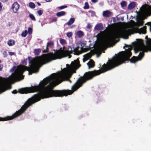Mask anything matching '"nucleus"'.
I'll return each instance as SVG.
<instances>
[{
    "mask_svg": "<svg viewBox=\"0 0 151 151\" xmlns=\"http://www.w3.org/2000/svg\"><path fill=\"white\" fill-rule=\"evenodd\" d=\"M136 40L140 45L135 47L134 48V51L136 53L139 51H142L139 53L138 56H134L130 59L129 58L132 55V49L130 48L127 49H125L123 58L119 55L113 58L112 60H109V62H107L106 64H104L102 65L101 70H94L93 71L86 72L83 76L80 77L76 83V91L81 87L87 81L92 79L94 76L114 68L124 63L125 61L129 60L131 63H134L141 60L144 55V52H147L148 50L147 47L143 45L142 40L139 39Z\"/></svg>",
    "mask_w": 151,
    "mask_h": 151,
    "instance_id": "1",
    "label": "nucleus"
},
{
    "mask_svg": "<svg viewBox=\"0 0 151 151\" xmlns=\"http://www.w3.org/2000/svg\"><path fill=\"white\" fill-rule=\"evenodd\" d=\"M46 60V58L42 56V55L41 56L36 57L30 61L31 64L29 67L25 65H22L19 69L21 74L19 72H15L11 77V79L15 81H17L23 79L24 76L22 74L26 70L29 71V75L32 74L33 73L37 72L39 70L38 67V65L47 63H45Z\"/></svg>",
    "mask_w": 151,
    "mask_h": 151,
    "instance_id": "2",
    "label": "nucleus"
},
{
    "mask_svg": "<svg viewBox=\"0 0 151 151\" xmlns=\"http://www.w3.org/2000/svg\"><path fill=\"white\" fill-rule=\"evenodd\" d=\"M65 47H63V49L60 48L59 50H55L54 53L50 52L46 54L42 55L46 59L45 63H48L50 62L57 59H60L62 58L67 57V50H65Z\"/></svg>",
    "mask_w": 151,
    "mask_h": 151,
    "instance_id": "3",
    "label": "nucleus"
},
{
    "mask_svg": "<svg viewBox=\"0 0 151 151\" xmlns=\"http://www.w3.org/2000/svg\"><path fill=\"white\" fill-rule=\"evenodd\" d=\"M125 31L116 32L112 35L110 37L106 39L102 42V45L104 46H107L110 45L113 40L119 38L125 34Z\"/></svg>",
    "mask_w": 151,
    "mask_h": 151,
    "instance_id": "4",
    "label": "nucleus"
},
{
    "mask_svg": "<svg viewBox=\"0 0 151 151\" xmlns=\"http://www.w3.org/2000/svg\"><path fill=\"white\" fill-rule=\"evenodd\" d=\"M76 45L79 48H80L82 52H86L89 49L88 47L83 48L84 47H87L86 42L85 41H81L78 42Z\"/></svg>",
    "mask_w": 151,
    "mask_h": 151,
    "instance_id": "5",
    "label": "nucleus"
},
{
    "mask_svg": "<svg viewBox=\"0 0 151 151\" xmlns=\"http://www.w3.org/2000/svg\"><path fill=\"white\" fill-rule=\"evenodd\" d=\"M4 80L5 82H2L0 83V94L8 89V88L6 86L5 84V83L6 82L7 79L4 78Z\"/></svg>",
    "mask_w": 151,
    "mask_h": 151,
    "instance_id": "6",
    "label": "nucleus"
},
{
    "mask_svg": "<svg viewBox=\"0 0 151 151\" xmlns=\"http://www.w3.org/2000/svg\"><path fill=\"white\" fill-rule=\"evenodd\" d=\"M19 8V5L17 2H14L12 5V9L14 13H16Z\"/></svg>",
    "mask_w": 151,
    "mask_h": 151,
    "instance_id": "7",
    "label": "nucleus"
},
{
    "mask_svg": "<svg viewBox=\"0 0 151 151\" xmlns=\"http://www.w3.org/2000/svg\"><path fill=\"white\" fill-rule=\"evenodd\" d=\"M73 46H69L68 47V50H67V56H68L69 58H70L71 57V55L70 54H72L73 52Z\"/></svg>",
    "mask_w": 151,
    "mask_h": 151,
    "instance_id": "8",
    "label": "nucleus"
},
{
    "mask_svg": "<svg viewBox=\"0 0 151 151\" xmlns=\"http://www.w3.org/2000/svg\"><path fill=\"white\" fill-rule=\"evenodd\" d=\"M76 48H73V52H74V54L75 55H78L81 53V50H79L80 48L78 46L76 45Z\"/></svg>",
    "mask_w": 151,
    "mask_h": 151,
    "instance_id": "9",
    "label": "nucleus"
},
{
    "mask_svg": "<svg viewBox=\"0 0 151 151\" xmlns=\"http://www.w3.org/2000/svg\"><path fill=\"white\" fill-rule=\"evenodd\" d=\"M87 65L88 66V68L89 69L91 68L94 67L95 65L94 61L92 59H91L87 63Z\"/></svg>",
    "mask_w": 151,
    "mask_h": 151,
    "instance_id": "10",
    "label": "nucleus"
},
{
    "mask_svg": "<svg viewBox=\"0 0 151 151\" xmlns=\"http://www.w3.org/2000/svg\"><path fill=\"white\" fill-rule=\"evenodd\" d=\"M111 14V12L109 11L106 10L103 12V15L104 17H109Z\"/></svg>",
    "mask_w": 151,
    "mask_h": 151,
    "instance_id": "11",
    "label": "nucleus"
},
{
    "mask_svg": "<svg viewBox=\"0 0 151 151\" xmlns=\"http://www.w3.org/2000/svg\"><path fill=\"white\" fill-rule=\"evenodd\" d=\"M78 64H79V66H81V65L79 64V61L78 59H77L76 60H75L74 62H72L71 65L73 67H76Z\"/></svg>",
    "mask_w": 151,
    "mask_h": 151,
    "instance_id": "12",
    "label": "nucleus"
},
{
    "mask_svg": "<svg viewBox=\"0 0 151 151\" xmlns=\"http://www.w3.org/2000/svg\"><path fill=\"white\" fill-rule=\"evenodd\" d=\"M136 5V3L135 2H132L129 4L128 6V9L130 10L134 8Z\"/></svg>",
    "mask_w": 151,
    "mask_h": 151,
    "instance_id": "13",
    "label": "nucleus"
},
{
    "mask_svg": "<svg viewBox=\"0 0 151 151\" xmlns=\"http://www.w3.org/2000/svg\"><path fill=\"white\" fill-rule=\"evenodd\" d=\"M76 35L78 38H81L84 35V34L82 31H78L76 32Z\"/></svg>",
    "mask_w": 151,
    "mask_h": 151,
    "instance_id": "14",
    "label": "nucleus"
},
{
    "mask_svg": "<svg viewBox=\"0 0 151 151\" xmlns=\"http://www.w3.org/2000/svg\"><path fill=\"white\" fill-rule=\"evenodd\" d=\"M75 21V19L74 18H71L68 22L65 23V24L68 25V26H70L73 23H74Z\"/></svg>",
    "mask_w": 151,
    "mask_h": 151,
    "instance_id": "15",
    "label": "nucleus"
},
{
    "mask_svg": "<svg viewBox=\"0 0 151 151\" xmlns=\"http://www.w3.org/2000/svg\"><path fill=\"white\" fill-rule=\"evenodd\" d=\"M103 27L102 24H97L95 27V29L97 30H99L102 29Z\"/></svg>",
    "mask_w": 151,
    "mask_h": 151,
    "instance_id": "16",
    "label": "nucleus"
},
{
    "mask_svg": "<svg viewBox=\"0 0 151 151\" xmlns=\"http://www.w3.org/2000/svg\"><path fill=\"white\" fill-rule=\"evenodd\" d=\"M66 12L64 11H61L57 13L56 14V16L58 17H60L62 16L65 15Z\"/></svg>",
    "mask_w": 151,
    "mask_h": 151,
    "instance_id": "17",
    "label": "nucleus"
},
{
    "mask_svg": "<svg viewBox=\"0 0 151 151\" xmlns=\"http://www.w3.org/2000/svg\"><path fill=\"white\" fill-rule=\"evenodd\" d=\"M147 27L146 26H144L139 29L140 32L142 34H145L146 33Z\"/></svg>",
    "mask_w": 151,
    "mask_h": 151,
    "instance_id": "18",
    "label": "nucleus"
},
{
    "mask_svg": "<svg viewBox=\"0 0 151 151\" xmlns=\"http://www.w3.org/2000/svg\"><path fill=\"white\" fill-rule=\"evenodd\" d=\"M41 52V50L40 48L35 49L34 50V53L35 55H38Z\"/></svg>",
    "mask_w": 151,
    "mask_h": 151,
    "instance_id": "19",
    "label": "nucleus"
},
{
    "mask_svg": "<svg viewBox=\"0 0 151 151\" xmlns=\"http://www.w3.org/2000/svg\"><path fill=\"white\" fill-rule=\"evenodd\" d=\"M15 43V41L12 40H9L7 42V44L9 46H12L14 45Z\"/></svg>",
    "mask_w": 151,
    "mask_h": 151,
    "instance_id": "20",
    "label": "nucleus"
},
{
    "mask_svg": "<svg viewBox=\"0 0 151 151\" xmlns=\"http://www.w3.org/2000/svg\"><path fill=\"white\" fill-rule=\"evenodd\" d=\"M47 45L49 47L52 48L54 45V43L53 41H50L47 42Z\"/></svg>",
    "mask_w": 151,
    "mask_h": 151,
    "instance_id": "21",
    "label": "nucleus"
},
{
    "mask_svg": "<svg viewBox=\"0 0 151 151\" xmlns=\"http://www.w3.org/2000/svg\"><path fill=\"white\" fill-rule=\"evenodd\" d=\"M60 41L61 44L63 45H64L66 43V40L63 39H60Z\"/></svg>",
    "mask_w": 151,
    "mask_h": 151,
    "instance_id": "22",
    "label": "nucleus"
},
{
    "mask_svg": "<svg viewBox=\"0 0 151 151\" xmlns=\"http://www.w3.org/2000/svg\"><path fill=\"white\" fill-rule=\"evenodd\" d=\"M29 17L31 20L34 21H36V19L34 15L32 14H29Z\"/></svg>",
    "mask_w": 151,
    "mask_h": 151,
    "instance_id": "23",
    "label": "nucleus"
},
{
    "mask_svg": "<svg viewBox=\"0 0 151 151\" xmlns=\"http://www.w3.org/2000/svg\"><path fill=\"white\" fill-rule=\"evenodd\" d=\"M147 12L148 16H150V15H151V6H150L147 9Z\"/></svg>",
    "mask_w": 151,
    "mask_h": 151,
    "instance_id": "24",
    "label": "nucleus"
},
{
    "mask_svg": "<svg viewBox=\"0 0 151 151\" xmlns=\"http://www.w3.org/2000/svg\"><path fill=\"white\" fill-rule=\"evenodd\" d=\"M29 6L31 8L34 9L35 7V5L34 3L30 2L29 3Z\"/></svg>",
    "mask_w": 151,
    "mask_h": 151,
    "instance_id": "25",
    "label": "nucleus"
},
{
    "mask_svg": "<svg viewBox=\"0 0 151 151\" xmlns=\"http://www.w3.org/2000/svg\"><path fill=\"white\" fill-rule=\"evenodd\" d=\"M91 56L92 55L90 52L86 54L84 56H85L86 58L88 59V60L91 57Z\"/></svg>",
    "mask_w": 151,
    "mask_h": 151,
    "instance_id": "26",
    "label": "nucleus"
},
{
    "mask_svg": "<svg viewBox=\"0 0 151 151\" xmlns=\"http://www.w3.org/2000/svg\"><path fill=\"white\" fill-rule=\"evenodd\" d=\"M121 5L122 7H124L127 5V3L125 1H123L121 3Z\"/></svg>",
    "mask_w": 151,
    "mask_h": 151,
    "instance_id": "27",
    "label": "nucleus"
},
{
    "mask_svg": "<svg viewBox=\"0 0 151 151\" xmlns=\"http://www.w3.org/2000/svg\"><path fill=\"white\" fill-rule=\"evenodd\" d=\"M27 31L26 30H25L22 32L21 34V35L22 37H25L27 35Z\"/></svg>",
    "mask_w": 151,
    "mask_h": 151,
    "instance_id": "28",
    "label": "nucleus"
},
{
    "mask_svg": "<svg viewBox=\"0 0 151 151\" xmlns=\"http://www.w3.org/2000/svg\"><path fill=\"white\" fill-rule=\"evenodd\" d=\"M89 8V6L87 2H86L85 4V6L83 7V9H88Z\"/></svg>",
    "mask_w": 151,
    "mask_h": 151,
    "instance_id": "29",
    "label": "nucleus"
},
{
    "mask_svg": "<svg viewBox=\"0 0 151 151\" xmlns=\"http://www.w3.org/2000/svg\"><path fill=\"white\" fill-rule=\"evenodd\" d=\"M49 46H48L47 45L46 48V49L42 51V52L43 53H46L47 52H48L49 51Z\"/></svg>",
    "mask_w": 151,
    "mask_h": 151,
    "instance_id": "30",
    "label": "nucleus"
},
{
    "mask_svg": "<svg viewBox=\"0 0 151 151\" xmlns=\"http://www.w3.org/2000/svg\"><path fill=\"white\" fill-rule=\"evenodd\" d=\"M67 7V6L66 5L62 6H59L58 7V9L60 10H62L63 9Z\"/></svg>",
    "mask_w": 151,
    "mask_h": 151,
    "instance_id": "31",
    "label": "nucleus"
},
{
    "mask_svg": "<svg viewBox=\"0 0 151 151\" xmlns=\"http://www.w3.org/2000/svg\"><path fill=\"white\" fill-rule=\"evenodd\" d=\"M37 13L38 14V15L40 16L43 14V11L41 10H39L37 11Z\"/></svg>",
    "mask_w": 151,
    "mask_h": 151,
    "instance_id": "32",
    "label": "nucleus"
},
{
    "mask_svg": "<svg viewBox=\"0 0 151 151\" xmlns=\"http://www.w3.org/2000/svg\"><path fill=\"white\" fill-rule=\"evenodd\" d=\"M66 35L68 37L70 38L72 36V34L71 32H68L67 33Z\"/></svg>",
    "mask_w": 151,
    "mask_h": 151,
    "instance_id": "33",
    "label": "nucleus"
},
{
    "mask_svg": "<svg viewBox=\"0 0 151 151\" xmlns=\"http://www.w3.org/2000/svg\"><path fill=\"white\" fill-rule=\"evenodd\" d=\"M32 32V28L29 27L28 28V32L29 34H31Z\"/></svg>",
    "mask_w": 151,
    "mask_h": 151,
    "instance_id": "34",
    "label": "nucleus"
},
{
    "mask_svg": "<svg viewBox=\"0 0 151 151\" xmlns=\"http://www.w3.org/2000/svg\"><path fill=\"white\" fill-rule=\"evenodd\" d=\"M145 25H147L148 26H150V29L151 31V22H148L145 24Z\"/></svg>",
    "mask_w": 151,
    "mask_h": 151,
    "instance_id": "35",
    "label": "nucleus"
},
{
    "mask_svg": "<svg viewBox=\"0 0 151 151\" xmlns=\"http://www.w3.org/2000/svg\"><path fill=\"white\" fill-rule=\"evenodd\" d=\"M86 28L88 29H90L91 28V27L89 23L88 24L86 27Z\"/></svg>",
    "mask_w": 151,
    "mask_h": 151,
    "instance_id": "36",
    "label": "nucleus"
},
{
    "mask_svg": "<svg viewBox=\"0 0 151 151\" xmlns=\"http://www.w3.org/2000/svg\"><path fill=\"white\" fill-rule=\"evenodd\" d=\"M57 18L56 17H54L52 20V22H56L57 21Z\"/></svg>",
    "mask_w": 151,
    "mask_h": 151,
    "instance_id": "37",
    "label": "nucleus"
},
{
    "mask_svg": "<svg viewBox=\"0 0 151 151\" xmlns=\"http://www.w3.org/2000/svg\"><path fill=\"white\" fill-rule=\"evenodd\" d=\"M84 58H83V62H85L88 59L85 56H84Z\"/></svg>",
    "mask_w": 151,
    "mask_h": 151,
    "instance_id": "38",
    "label": "nucleus"
},
{
    "mask_svg": "<svg viewBox=\"0 0 151 151\" xmlns=\"http://www.w3.org/2000/svg\"><path fill=\"white\" fill-rule=\"evenodd\" d=\"M9 55L11 56H12L14 55L15 53L13 52H9Z\"/></svg>",
    "mask_w": 151,
    "mask_h": 151,
    "instance_id": "39",
    "label": "nucleus"
},
{
    "mask_svg": "<svg viewBox=\"0 0 151 151\" xmlns=\"http://www.w3.org/2000/svg\"><path fill=\"white\" fill-rule=\"evenodd\" d=\"M13 94H16L18 92L16 90H14L12 92Z\"/></svg>",
    "mask_w": 151,
    "mask_h": 151,
    "instance_id": "40",
    "label": "nucleus"
},
{
    "mask_svg": "<svg viewBox=\"0 0 151 151\" xmlns=\"http://www.w3.org/2000/svg\"><path fill=\"white\" fill-rule=\"evenodd\" d=\"M144 22L143 21H141L139 22V25L140 26H142L144 24Z\"/></svg>",
    "mask_w": 151,
    "mask_h": 151,
    "instance_id": "41",
    "label": "nucleus"
},
{
    "mask_svg": "<svg viewBox=\"0 0 151 151\" xmlns=\"http://www.w3.org/2000/svg\"><path fill=\"white\" fill-rule=\"evenodd\" d=\"M147 48L148 51H151V46L148 47Z\"/></svg>",
    "mask_w": 151,
    "mask_h": 151,
    "instance_id": "42",
    "label": "nucleus"
},
{
    "mask_svg": "<svg viewBox=\"0 0 151 151\" xmlns=\"http://www.w3.org/2000/svg\"><path fill=\"white\" fill-rule=\"evenodd\" d=\"M2 5L1 4V3L0 2V12L2 9Z\"/></svg>",
    "mask_w": 151,
    "mask_h": 151,
    "instance_id": "43",
    "label": "nucleus"
},
{
    "mask_svg": "<svg viewBox=\"0 0 151 151\" xmlns=\"http://www.w3.org/2000/svg\"><path fill=\"white\" fill-rule=\"evenodd\" d=\"M91 1L92 2L94 3H96L98 1V0H91Z\"/></svg>",
    "mask_w": 151,
    "mask_h": 151,
    "instance_id": "44",
    "label": "nucleus"
},
{
    "mask_svg": "<svg viewBox=\"0 0 151 151\" xmlns=\"http://www.w3.org/2000/svg\"><path fill=\"white\" fill-rule=\"evenodd\" d=\"M3 68V66L0 64V71L2 70Z\"/></svg>",
    "mask_w": 151,
    "mask_h": 151,
    "instance_id": "45",
    "label": "nucleus"
},
{
    "mask_svg": "<svg viewBox=\"0 0 151 151\" xmlns=\"http://www.w3.org/2000/svg\"><path fill=\"white\" fill-rule=\"evenodd\" d=\"M27 59H26L25 60H24V61L23 62V64H24L25 63V65H26L27 64Z\"/></svg>",
    "mask_w": 151,
    "mask_h": 151,
    "instance_id": "46",
    "label": "nucleus"
},
{
    "mask_svg": "<svg viewBox=\"0 0 151 151\" xmlns=\"http://www.w3.org/2000/svg\"><path fill=\"white\" fill-rule=\"evenodd\" d=\"M2 2H6L7 1V0H0Z\"/></svg>",
    "mask_w": 151,
    "mask_h": 151,
    "instance_id": "47",
    "label": "nucleus"
},
{
    "mask_svg": "<svg viewBox=\"0 0 151 151\" xmlns=\"http://www.w3.org/2000/svg\"><path fill=\"white\" fill-rule=\"evenodd\" d=\"M129 47V45L125 44V46H124V48L125 47Z\"/></svg>",
    "mask_w": 151,
    "mask_h": 151,
    "instance_id": "48",
    "label": "nucleus"
},
{
    "mask_svg": "<svg viewBox=\"0 0 151 151\" xmlns=\"http://www.w3.org/2000/svg\"><path fill=\"white\" fill-rule=\"evenodd\" d=\"M37 5H38V6H41V4H40V3H39V2H37Z\"/></svg>",
    "mask_w": 151,
    "mask_h": 151,
    "instance_id": "49",
    "label": "nucleus"
},
{
    "mask_svg": "<svg viewBox=\"0 0 151 151\" xmlns=\"http://www.w3.org/2000/svg\"><path fill=\"white\" fill-rule=\"evenodd\" d=\"M46 2H50L52 0H45Z\"/></svg>",
    "mask_w": 151,
    "mask_h": 151,
    "instance_id": "50",
    "label": "nucleus"
},
{
    "mask_svg": "<svg viewBox=\"0 0 151 151\" xmlns=\"http://www.w3.org/2000/svg\"><path fill=\"white\" fill-rule=\"evenodd\" d=\"M4 53H6V56H7V54H6V51L4 52V53H4Z\"/></svg>",
    "mask_w": 151,
    "mask_h": 151,
    "instance_id": "51",
    "label": "nucleus"
},
{
    "mask_svg": "<svg viewBox=\"0 0 151 151\" xmlns=\"http://www.w3.org/2000/svg\"><path fill=\"white\" fill-rule=\"evenodd\" d=\"M89 12H93V11H89Z\"/></svg>",
    "mask_w": 151,
    "mask_h": 151,
    "instance_id": "52",
    "label": "nucleus"
},
{
    "mask_svg": "<svg viewBox=\"0 0 151 151\" xmlns=\"http://www.w3.org/2000/svg\"><path fill=\"white\" fill-rule=\"evenodd\" d=\"M28 58L29 59V60H30V57H28Z\"/></svg>",
    "mask_w": 151,
    "mask_h": 151,
    "instance_id": "53",
    "label": "nucleus"
},
{
    "mask_svg": "<svg viewBox=\"0 0 151 151\" xmlns=\"http://www.w3.org/2000/svg\"><path fill=\"white\" fill-rule=\"evenodd\" d=\"M147 42H148V41H146V43H147Z\"/></svg>",
    "mask_w": 151,
    "mask_h": 151,
    "instance_id": "54",
    "label": "nucleus"
},
{
    "mask_svg": "<svg viewBox=\"0 0 151 151\" xmlns=\"http://www.w3.org/2000/svg\"><path fill=\"white\" fill-rule=\"evenodd\" d=\"M147 36H146V38H147Z\"/></svg>",
    "mask_w": 151,
    "mask_h": 151,
    "instance_id": "55",
    "label": "nucleus"
},
{
    "mask_svg": "<svg viewBox=\"0 0 151 151\" xmlns=\"http://www.w3.org/2000/svg\"><path fill=\"white\" fill-rule=\"evenodd\" d=\"M1 60H0V63H1Z\"/></svg>",
    "mask_w": 151,
    "mask_h": 151,
    "instance_id": "56",
    "label": "nucleus"
},
{
    "mask_svg": "<svg viewBox=\"0 0 151 151\" xmlns=\"http://www.w3.org/2000/svg\"><path fill=\"white\" fill-rule=\"evenodd\" d=\"M119 40H118V41H117V42H118Z\"/></svg>",
    "mask_w": 151,
    "mask_h": 151,
    "instance_id": "57",
    "label": "nucleus"
},
{
    "mask_svg": "<svg viewBox=\"0 0 151 151\" xmlns=\"http://www.w3.org/2000/svg\"><path fill=\"white\" fill-rule=\"evenodd\" d=\"M70 81V82H71V81Z\"/></svg>",
    "mask_w": 151,
    "mask_h": 151,
    "instance_id": "58",
    "label": "nucleus"
},
{
    "mask_svg": "<svg viewBox=\"0 0 151 151\" xmlns=\"http://www.w3.org/2000/svg\"><path fill=\"white\" fill-rule=\"evenodd\" d=\"M70 81V82H71V81Z\"/></svg>",
    "mask_w": 151,
    "mask_h": 151,
    "instance_id": "59",
    "label": "nucleus"
}]
</instances>
